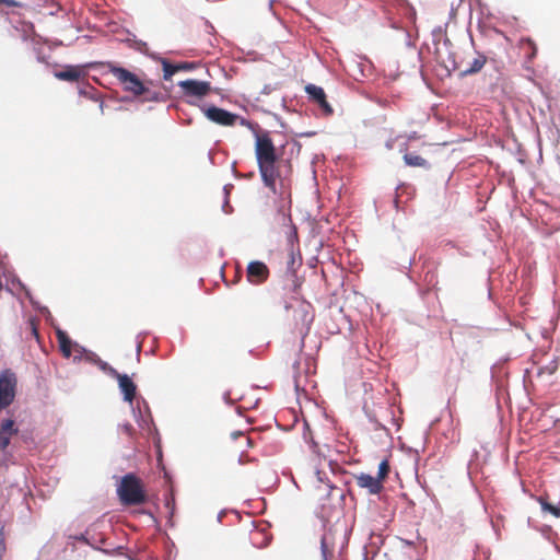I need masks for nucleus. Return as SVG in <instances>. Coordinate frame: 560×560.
I'll return each instance as SVG.
<instances>
[{"label":"nucleus","instance_id":"1","mask_svg":"<svg viewBox=\"0 0 560 560\" xmlns=\"http://www.w3.org/2000/svg\"><path fill=\"white\" fill-rule=\"evenodd\" d=\"M255 155L262 183L272 192H276V183L280 177L279 161L275 144L268 133L256 135Z\"/></svg>","mask_w":560,"mask_h":560},{"label":"nucleus","instance_id":"2","mask_svg":"<svg viewBox=\"0 0 560 560\" xmlns=\"http://www.w3.org/2000/svg\"><path fill=\"white\" fill-rule=\"evenodd\" d=\"M117 495L125 506L140 505L148 500L144 482L133 472L121 477L117 486Z\"/></svg>","mask_w":560,"mask_h":560},{"label":"nucleus","instance_id":"3","mask_svg":"<svg viewBox=\"0 0 560 560\" xmlns=\"http://www.w3.org/2000/svg\"><path fill=\"white\" fill-rule=\"evenodd\" d=\"M105 67L107 68L108 72L119 81L126 92H129L135 96L143 95L145 101H152L156 98V96L151 94L150 90L135 73L115 65L114 62H106Z\"/></svg>","mask_w":560,"mask_h":560},{"label":"nucleus","instance_id":"4","mask_svg":"<svg viewBox=\"0 0 560 560\" xmlns=\"http://www.w3.org/2000/svg\"><path fill=\"white\" fill-rule=\"evenodd\" d=\"M285 310L293 308L294 328L304 337L308 334L311 325L314 320V308L312 304L305 300L294 299L293 304L284 305Z\"/></svg>","mask_w":560,"mask_h":560},{"label":"nucleus","instance_id":"5","mask_svg":"<svg viewBox=\"0 0 560 560\" xmlns=\"http://www.w3.org/2000/svg\"><path fill=\"white\" fill-rule=\"evenodd\" d=\"M201 110L210 121L220 126L231 127L234 126L237 120H240L241 125H246V120L244 118L214 105L203 106L201 107Z\"/></svg>","mask_w":560,"mask_h":560},{"label":"nucleus","instance_id":"6","mask_svg":"<svg viewBox=\"0 0 560 560\" xmlns=\"http://www.w3.org/2000/svg\"><path fill=\"white\" fill-rule=\"evenodd\" d=\"M18 380L13 372L4 370L0 373V410L9 407L14 398Z\"/></svg>","mask_w":560,"mask_h":560},{"label":"nucleus","instance_id":"7","mask_svg":"<svg viewBox=\"0 0 560 560\" xmlns=\"http://www.w3.org/2000/svg\"><path fill=\"white\" fill-rule=\"evenodd\" d=\"M178 86L183 90L184 95L195 96L198 98L208 95L211 91L210 82L198 81L192 79L180 81L178 83Z\"/></svg>","mask_w":560,"mask_h":560},{"label":"nucleus","instance_id":"8","mask_svg":"<svg viewBox=\"0 0 560 560\" xmlns=\"http://www.w3.org/2000/svg\"><path fill=\"white\" fill-rule=\"evenodd\" d=\"M110 375L117 378L119 388L124 394V399L132 402L136 397L137 386L127 374H120L115 369H109Z\"/></svg>","mask_w":560,"mask_h":560},{"label":"nucleus","instance_id":"9","mask_svg":"<svg viewBox=\"0 0 560 560\" xmlns=\"http://www.w3.org/2000/svg\"><path fill=\"white\" fill-rule=\"evenodd\" d=\"M269 277V269L262 261H250L247 266V280L253 284H261Z\"/></svg>","mask_w":560,"mask_h":560},{"label":"nucleus","instance_id":"10","mask_svg":"<svg viewBox=\"0 0 560 560\" xmlns=\"http://www.w3.org/2000/svg\"><path fill=\"white\" fill-rule=\"evenodd\" d=\"M305 92L307 93L310 100L316 103L326 115L332 114L334 110L330 104L327 102L326 93L323 88L315 84H307L305 86Z\"/></svg>","mask_w":560,"mask_h":560},{"label":"nucleus","instance_id":"11","mask_svg":"<svg viewBox=\"0 0 560 560\" xmlns=\"http://www.w3.org/2000/svg\"><path fill=\"white\" fill-rule=\"evenodd\" d=\"M357 485L366 489L369 494H380L384 489V483L377 478L369 474L361 472L354 476Z\"/></svg>","mask_w":560,"mask_h":560},{"label":"nucleus","instance_id":"12","mask_svg":"<svg viewBox=\"0 0 560 560\" xmlns=\"http://www.w3.org/2000/svg\"><path fill=\"white\" fill-rule=\"evenodd\" d=\"M18 434V429L14 427L12 419H5L0 427V451L5 450L13 435Z\"/></svg>","mask_w":560,"mask_h":560},{"label":"nucleus","instance_id":"13","mask_svg":"<svg viewBox=\"0 0 560 560\" xmlns=\"http://www.w3.org/2000/svg\"><path fill=\"white\" fill-rule=\"evenodd\" d=\"M82 74V70L74 66H67L63 70L55 72L57 79L68 82H78Z\"/></svg>","mask_w":560,"mask_h":560},{"label":"nucleus","instance_id":"14","mask_svg":"<svg viewBox=\"0 0 560 560\" xmlns=\"http://www.w3.org/2000/svg\"><path fill=\"white\" fill-rule=\"evenodd\" d=\"M59 349L63 357L70 358L72 354V341L66 331L58 329L56 332Z\"/></svg>","mask_w":560,"mask_h":560},{"label":"nucleus","instance_id":"15","mask_svg":"<svg viewBox=\"0 0 560 560\" xmlns=\"http://www.w3.org/2000/svg\"><path fill=\"white\" fill-rule=\"evenodd\" d=\"M486 61H487V57L485 55L477 54V56L474 58L470 66L467 69L463 70L462 74L463 75H471V74L479 72L486 65Z\"/></svg>","mask_w":560,"mask_h":560},{"label":"nucleus","instance_id":"16","mask_svg":"<svg viewBox=\"0 0 560 560\" xmlns=\"http://www.w3.org/2000/svg\"><path fill=\"white\" fill-rule=\"evenodd\" d=\"M404 160L408 166L428 168L429 163L422 156L416 153H405Z\"/></svg>","mask_w":560,"mask_h":560},{"label":"nucleus","instance_id":"17","mask_svg":"<svg viewBox=\"0 0 560 560\" xmlns=\"http://www.w3.org/2000/svg\"><path fill=\"white\" fill-rule=\"evenodd\" d=\"M390 471V465L389 460L387 458H384L380 465L377 470V478L384 483V481L387 479Z\"/></svg>","mask_w":560,"mask_h":560},{"label":"nucleus","instance_id":"18","mask_svg":"<svg viewBox=\"0 0 560 560\" xmlns=\"http://www.w3.org/2000/svg\"><path fill=\"white\" fill-rule=\"evenodd\" d=\"M163 65V78L164 80H171V78L178 72L177 65H172L167 60L162 61Z\"/></svg>","mask_w":560,"mask_h":560},{"label":"nucleus","instance_id":"19","mask_svg":"<svg viewBox=\"0 0 560 560\" xmlns=\"http://www.w3.org/2000/svg\"><path fill=\"white\" fill-rule=\"evenodd\" d=\"M231 438L233 440H241V445H245L247 447L253 446V439L249 435H246L245 433L241 431H235L231 433Z\"/></svg>","mask_w":560,"mask_h":560},{"label":"nucleus","instance_id":"20","mask_svg":"<svg viewBox=\"0 0 560 560\" xmlns=\"http://www.w3.org/2000/svg\"><path fill=\"white\" fill-rule=\"evenodd\" d=\"M539 501H540V504H541V508H542L544 511L551 513L556 517L560 516V508H558V506H556V505H553L551 503H548L544 499H539Z\"/></svg>","mask_w":560,"mask_h":560},{"label":"nucleus","instance_id":"21","mask_svg":"<svg viewBox=\"0 0 560 560\" xmlns=\"http://www.w3.org/2000/svg\"><path fill=\"white\" fill-rule=\"evenodd\" d=\"M558 370L557 360L551 361L548 365L540 368L538 374L547 373L548 375H552Z\"/></svg>","mask_w":560,"mask_h":560},{"label":"nucleus","instance_id":"22","mask_svg":"<svg viewBox=\"0 0 560 560\" xmlns=\"http://www.w3.org/2000/svg\"><path fill=\"white\" fill-rule=\"evenodd\" d=\"M177 67H178V71H182V70L188 71V70H192L196 68L195 63H192V62H180V63H177Z\"/></svg>","mask_w":560,"mask_h":560},{"label":"nucleus","instance_id":"23","mask_svg":"<svg viewBox=\"0 0 560 560\" xmlns=\"http://www.w3.org/2000/svg\"><path fill=\"white\" fill-rule=\"evenodd\" d=\"M30 326H31V332L32 335L34 336V338L39 341V334H38V329H37V325L35 323L34 319H31L30 320Z\"/></svg>","mask_w":560,"mask_h":560},{"label":"nucleus","instance_id":"24","mask_svg":"<svg viewBox=\"0 0 560 560\" xmlns=\"http://www.w3.org/2000/svg\"><path fill=\"white\" fill-rule=\"evenodd\" d=\"M121 430L124 433H126L128 436H132L135 429L130 423H125L121 425Z\"/></svg>","mask_w":560,"mask_h":560},{"label":"nucleus","instance_id":"25","mask_svg":"<svg viewBox=\"0 0 560 560\" xmlns=\"http://www.w3.org/2000/svg\"><path fill=\"white\" fill-rule=\"evenodd\" d=\"M7 5V7H10V8H13V7H19L20 3L15 0H0V5Z\"/></svg>","mask_w":560,"mask_h":560},{"label":"nucleus","instance_id":"26","mask_svg":"<svg viewBox=\"0 0 560 560\" xmlns=\"http://www.w3.org/2000/svg\"><path fill=\"white\" fill-rule=\"evenodd\" d=\"M280 217H281V220H282L283 224H285V225H290L291 224L292 221H291L290 214H287L284 211H282L280 213Z\"/></svg>","mask_w":560,"mask_h":560},{"label":"nucleus","instance_id":"27","mask_svg":"<svg viewBox=\"0 0 560 560\" xmlns=\"http://www.w3.org/2000/svg\"><path fill=\"white\" fill-rule=\"evenodd\" d=\"M528 43L533 46V52L530 57H534L536 55V47L534 46L532 40H528Z\"/></svg>","mask_w":560,"mask_h":560},{"label":"nucleus","instance_id":"28","mask_svg":"<svg viewBox=\"0 0 560 560\" xmlns=\"http://www.w3.org/2000/svg\"><path fill=\"white\" fill-rule=\"evenodd\" d=\"M298 233H296V229L293 226L292 228V232H291V236H294L296 237Z\"/></svg>","mask_w":560,"mask_h":560},{"label":"nucleus","instance_id":"29","mask_svg":"<svg viewBox=\"0 0 560 560\" xmlns=\"http://www.w3.org/2000/svg\"><path fill=\"white\" fill-rule=\"evenodd\" d=\"M322 548H323V549H325V548H326L325 537L322 539Z\"/></svg>","mask_w":560,"mask_h":560},{"label":"nucleus","instance_id":"30","mask_svg":"<svg viewBox=\"0 0 560 560\" xmlns=\"http://www.w3.org/2000/svg\"><path fill=\"white\" fill-rule=\"evenodd\" d=\"M299 288H300L299 284H294V289L293 290L296 291Z\"/></svg>","mask_w":560,"mask_h":560}]
</instances>
